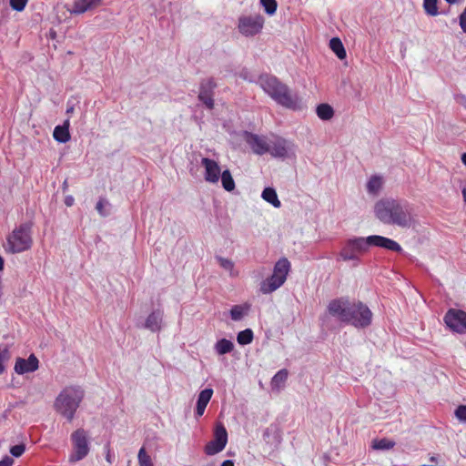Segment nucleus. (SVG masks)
<instances>
[{"label":"nucleus","mask_w":466,"mask_h":466,"mask_svg":"<svg viewBox=\"0 0 466 466\" xmlns=\"http://www.w3.org/2000/svg\"><path fill=\"white\" fill-rule=\"evenodd\" d=\"M439 0H423V9L426 15L430 16H437L440 12L438 8Z\"/></svg>","instance_id":"32"},{"label":"nucleus","mask_w":466,"mask_h":466,"mask_svg":"<svg viewBox=\"0 0 466 466\" xmlns=\"http://www.w3.org/2000/svg\"><path fill=\"white\" fill-rule=\"evenodd\" d=\"M454 100L456 101V103H458L459 105H461V106H463L465 109H466V96L463 95V94H454Z\"/></svg>","instance_id":"42"},{"label":"nucleus","mask_w":466,"mask_h":466,"mask_svg":"<svg viewBox=\"0 0 466 466\" xmlns=\"http://www.w3.org/2000/svg\"><path fill=\"white\" fill-rule=\"evenodd\" d=\"M220 466H234V461L233 460H226L221 463Z\"/></svg>","instance_id":"48"},{"label":"nucleus","mask_w":466,"mask_h":466,"mask_svg":"<svg viewBox=\"0 0 466 466\" xmlns=\"http://www.w3.org/2000/svg\"><path fill=\"white\" fill-rule=\"evenodd\" d=\"M261 198L276 208L281 207V202L278 197L277 190L273 187H266L262 190Z\"/></svg>","instance_id":"22"},{"label":"nucleus","mask_w":466,"mask_h":466,"mask_svg":"<svg viewBox=\"0 0 466 466\" xmlns=\"http://www.w3.org/2000/svg\"><path fill=\"white\" fill-rule=\"evenodd\" d=\"M258 83L262 90L279 106L292 110L299 108L298 95L292 94L290 88L277 76L261 74L258 77Z\"/></svg>","instance_id":"4"},{"label":"nucleus","mask_w":466,"mask_h":466,"mask_svg":"<svg viewBox=\"0 0 466 466\" xmlns=\"http://www.w3.org/2000/svg\"><path fill=\"white\" fill-rule=\"evenodd\" d=\"M5 262L4 258L0 256V271L4 269Z\"/></svg>","instance_id":"51"},{"label":"nucleus","mask_w":466,"mask_h":466,"mask_svg":"<svg viewBox=\"0 0 466 466\" xmlns=\"http://www.w3.org/2000/svg\"><path fill=\"white\" fill-rule=\"evenodd\" d=\"M430 461L431 462H438V458L436 455H432L430 457Z\"/></svg>","instance_id":"52"},{"label":"nucleus","mask_w":466,"mask_h":466,"mask_svg":"<svg viewBox=\"0 0 466 466\" xmlns=\"http://www.w3.org/2000/svg\"><path fill=\"white\" fill-rule=\"evenodd\" d=\"M15 370L18 374H24L29 371V360H26L25 359H17L15 365Z\"/></svg>","instance_id":"35"},{"label":"nucleus","mask_w":466,"mask_h":466,"mask_svg":"<svg viewBox=\"0 0 466 466\" xmlns=\"http://www.w3.org/2000/svg\"><path fill=\"white\" fill-rule=\"evenodd\" d=\"M329 48L336 55V56L342 60L347 57V52L341 39L338 36H334L329 40Z\"/></svg>","instance_id":"25"},{"label":"nucleus","mask_w":466,"mask_h":466,"mask_svg":"<svg viewBox=\"0 0 466 466\" xmlns=\"http://www.w3.org/2000/svg\"><path fill=\"white\" fill-rule=\"evenodd\" d=\"M103 0H74L71 5H66V10L72 15H80L100 5Z\"/></svg>","instance_id":"16"},{"label":"nucleus","mask_w":466,"mask_h":466,"mask_svg":"<svg viewBox=\"0 0 466 466\" xmlns=\"http://www.w3.org/2000/svg\"><path fill=\"white\" fill-rule=\"evenodd\" d=\"M240 76H241L242 78H244L245 80H248L249 82H252V80H251V79L248 78V75H244L243 73H241Z\"/></svg>","instance_id":"54"},{"label":"nucleus","mask_w":466,"mask_h":466,"mask_svg":"<svg viewBox=\"0 0 466 466\" xmlns=\"http://www.w3.org/2000/svg\"><path fill=\"white\" fill-rule=\"evenodd\" d=\"M394 446L395 441L388 438L374 439L371 442L372 449L376 451H389Z\"/></svg>","instance_id":"30"},{"label":"nucleus","mask_w":466,"mask_h":466,"mask_svg":"<svg viewBox=\"0 0 466 466\" xmlns=\"http://www.w3.org/2000/svg\"><path fill=\"white\" fill-rule=\"evenodd\" d=\"M113 460H114V454H112L109 451V449L107 450V452L106 454V461L108 462V463H112L113 462Z\"/></svg>","instance_id":"47"},{"label":"nucleus","mask_w":466,"mask_h":466,"mask_svg":"<svg viewBox=\"0 0 466 466\" xmlns=\"http://www.w3.org/2000/svg\"><path fill=\"white\" fill-rule=\"evenodd\" d=\"M289 141L283 137H278L272 144L269 145V153L275 158H286L289 154Z\"/></svg>","instance_id":"18"},{"label":"nucleus","mask_w":466,"mask_h":466,"mask_svg":"<svg viewBox=\"0 0 466 466\" xmlns=\"http://www.w3.org/2000/svg\"><path fill=\"white\" fill-rule=\"evenodd\" d=\"M327 312L339 322L350 325L357 329L369 328L373 319V313L361 300H351L348 296L332 299Z\"/></svg>","instance_id":"1"},{"label":"nucleus","mask_w":466,"mask_h":466,"mask_svg":"<svg viewBox=\"0 0 466 466\" xmlns=\"http://www.w3.org/2000/svg\"><path fill=\"white\" fill-rule=\"evenodd\" d=\"M316 114L319 119L323 121H329L334 116V109L330 105L327 103H321L317 106Z\"/></svg>","instance_id":"27"},{"label":"nucleus","mask_w":466,"mask_h":466,"mask_svg":"<svg viewBox=\"0 0 466 466\" xmlns=\"http://www.w3.org/2000/svg\"><path fill=\"white\" fill-rule=\"evenodd\" d=\"M75 199L72 196H66L65 198V204L66 207H71L74 205Z\"/></svg>","instance_id":"46"},{"label":"nucleus","mask_w":466,"mask_h":466,"mask_svg":"<svg viewBox=\"0 0 466 466\" xmlns=\"http://www.w3.org/2000/svg\"><path fill=\"white\" fill-rule=\"evenodd\" d=\"M86 396L84 388L77 384L64 387L55 398L53 409L67 423H71Z\"/></svg>","instance_id":"3"},{"label":"nucleus","mask_w":466,"mask_h":466,"mask_svg":"<svg viewBox=\"0 0 466 466\" xmlns=\"http://www.w3.org/2000/svg\"><path fill=\"white\" fill-rule=\"evenodd\" d=\"M449 5H455L458 3V0H444Z\"/></svg>","instance_id":"53"},{"label":"nucleus","mask_w":466,"mask_h":466,"mask_svg":"<svg viewBox=\"0 0 466 466\" xmlns=\"http://www.w3.org/2000/svg\"><path fill=\"white\" fill-rule=\"evenodd\" d=\"M67 187V181L65 180L64 183H63V189L66 190Z\"/></svg>","instance_id":"55"},{"label":"nucleus","mask_w":466,"mask_h":466,"mask_svg":"<svg viewBox=\"0 0 466 466\" xmlns=\"http://www.w3.org/2000/svg\"><path fill=\"white\" fill-rule=\"evenodd\" d=\"M7 253H20L29 247V225L21 224L15 228L7 237L3 245Z\"/></svg>","instance_id":"7"},{"label":"nucleus","mask_w":466,"mask_h":466,"mask_svg":"<svg viewBox=\"0 0 466 466\" xmlns=\"http://www.w3.org/2000/svg\"><path fill=\"white\" fill-rule=\"evenodd\" d=\"M228 440V434L226 427L221 422L217 423L213 431V439L205 446V453L208 456L219 453L225 449Z\"/></svg>","instance_id":"8"},{"label":"nucleus","mask_w":466,"mask_h":466,"mask_svg":"<svg viewBox=\"0 0 466 466\" xmlns=\"http://www.w3.org/2000/svg\"><path fill=\"white\" fill-rule=\"evenodd\" d=\"M14 460L9 456H5L3 460L0 461V466H12Z\"/></svg>","instance_id":"44"},{"label":"nucleus","mask_w":466,"mask_h":466,"mask_svg":"<svg viewBox=\"0 0 466 466\" xmlns=\"http://www.w3.org/2000/svg\"><path fill=\"white\" fill-rule=\"evenodd\" d=\"M25 451V446L23 444L15 445L10 449V453L15 457L21 456Z\"/></svg>","instance_id":"38"},{"label":"nucleus","mask_w":466,"mask_h":466,"mask_svg":"<svg viewBox=\"0 0 466 466\" xmlns=\"http://www.w3.org/2000/svg\"><path fill=\"white\" fill-rule=\"evenodd\" d=\"M443 321L451 331L466 334V312L461 309H450L443 317Z\"/></svg>","instance_id":"10"},{"label":"nucleus","mask_w":466,"mask_h":466,"mask_svg":"<svg viewBox=\"0 0 466 466\" xmlns=\"http://www.w3.org/2000/svg\"><path fill=\"white\" fill-rule=\"evenodd\" d=\"M454 417L461 422L466 424V404H459L454 410Z\"/></svg>","instance_id":"36"},{"label":"nucleus","mask_w":466,"mask_h":466,"mask_svg":"<svg viewBox=\"0 0 466 466\" xmlns=\"http://www.w3.org/2000/svg\"><path fill=\"white\" fill-rule=\"evenodd\" d=\"M461 160L462 164L466 167V152L461 154Z\"/></svg>","instance_id":"50"},{"label":"nucleus","mask_w":466,"mask_h":466,"mask_svg":"<svg viewBox=\"0 0 466 466\" xmlns=\"http://www.w3.org/2000/svg\"><path fill=\"white\" fill-rule=\"evenodd\" d=\"M96 210H97L101 215H103V216L105 215V214L103 213L104 202H103V200H102V199H100V200H98V201L96 202Z\"/></svg>","instance_id":"45"},{"label":"nucleus","mask_w":466,"mask_h":466,"mask_svg":"<svg viewBox=\"0 0 466 466\" xmlns=\"http://www.w3.org/2000/svg\"><path fill=\"white\" fill-rule=\"evenodd\" d=\"M234 348V342L226 338L218 339L214 345V350L218 356L230 353Z\"/></svg>","instance_id":"23"},{"label":"nucleus","mask_w":466,"mask_h":466,"mask_svg":"<svg viewBox=\"0 0 466 466\" xmlns=\"http://www.w3.org/2000/svg\"><path fill=\"white\" fill-rule=\"evenodd\" d=\"M216 87L217 83L213 77L203 79L200 82L198 99L208 110H212L215 106L214 91Z\"/></svg>","instance_id":"12"},{"label":"nucleus","mask_w":466,"mask_h":466,"mask_svg":"<svg viewBox=\"0 0 466 466\" xmlns=\"http://www.w3.org/2000/svg\"><path fill=\"white\" fill-rule=\"evenodd\" d=\"M289 377V370L287 369H281L275 373L270 381V387L274 390L281 389Z\"/></svg>","instance_id":"26"},{"label":"nucleus","mask_w":466,"mask_h":466,"mask_svg":"<svg viewBox=\"0 0 466 466\" xmlns=\"http://www.w3.org/2000/svg\"><path fill=\"white\" fill-rule=\"evenodd\" d=\"M420 466H435V465H428V464H422Z\"/></svg>","instance_id":"57"},{"label":"nucleus","mask_w":466,"mask_h":466,"mask_svg":"<svg viewBox=\"0 0 466 466\" xmlns=\"http://www.w3.org/2000/svg\"><path fill=\"white\" fill-rule=\"evenodd\" d=\"M369 236H350L341 243L337 260L350 262L353 268L362 264V257L370 249Z\"/></svg>","instance_id":"5"},{"label":"nucleus","mask_w":466,"mask_h":466,"mask_svg":"<svg viewBox=\"0 0 466 466\" xmlns=\"http://www.w3.org/2000/svg\"><path fill=\"white\" fill-rule=\"evenodd\" d=\"M217 258H218V260L219 262V265L223 268L228 269V270L233 268L234 264H233V262L230 259L225 258H222V257H218Z\"/></svg>","instance_id":"39"},{"label":"nucleus","mask_w":466,"mask_h":466,"mask_svg":"<svg viewBox=\"0 0 466 466\" xmlns=\"http://www.w3.org/2000/svg\"><path fill=\"white\" fill-rule=\"evenodd\" d=\"M27 0H10L11 7L15 11H22L25 7Z\"/></svg>","instance_id":"37"},{"label":"nucleus","mask_w":466,"mask_h":466,"mask_svg":"<svg viewBox=\"0 0 466 466\" xmlns=\"http://www.w3.org/2000/svg\"><path fill=\"white\" fill-rule=\"evenodd\" d=\"M219 179L221 180L222 187L226 191L231 192L235 189V187H236L235 180H234V178L231 175V172L228 168H226L221 172V176H220Z\"/></svg>","instance_id":"28"},{"label":"nucleus","mask_w":466,"mask_h":466,"mask_svg":"<svg viewBox=\"0 0 466 466\" xmlns=\"http://www.w3.org/2000/svg\"><path fill=\"white\" fill-rule=\"evenodd\" d=\"M72 451L68 456L70 463H76L84 460L90 451V437L87 431L83 428H78L70 435Z\"/></svg>","instance_id":"6"},{"label":"nucleus","mask_w":466,"mask_h":466,"mask_svg":"<svg viewBox=\"0 0 466 466\" xmlns=\"http://www.w3.org/2000/svg\"><path fill=\"white\" fill-rule=\"evenodd\" d=\"M284 283L285 280L271 274L260 283L259 290L263 294H270L279 289Z\"/></svg>","instance_id":"20"},{"label":"nucleus","mask_w":466,"mask_h":466,"mask_svg":"<svg viewBox=\"0 0 466 466\" xmlns=\"http://www.w3.org/2000/svg\"><path fill=\"white\" fill-rule=\"evenodd\" d=\"M49 37L52 39H55L56 37V32L53 28L49 30Z\"/></svg>","instance_id":"49"},{"label":"nucleus","mask_w":466,"mask_h":466,"mask_svg":"<svg viewBox=\"0 0 466 466\" xmlns=\"http://www.w3.org/2000/svg\"><path fill=\"white\" fill-rule=\"evenodd\" d=\"M459 25L463 33L466 34V7L458 16Z\"/></svg>","instance_id":"40"},{"label":"nucleus","mask_w":466,"mask_h":466,"mask_svg":"<svg viewBox=\"0 0 466 466\" xmlns=\"http://www.w3.org/2000/svg\"><path fill=\"white\" fill-rule=\"evenodd\" d=\"M290 269L291 264L289 260L287 258L282 257L274 264L272 274L286 281Z\"/></svg>","instance_id":"21"},{"label":"nucleus","mask_w":466,"mask_h":466,"mask_svg":"<svg viewBox=\"0 0 466 466\" xmlns=\"http://www.w3.org/2000/svg\"><path fill=\"white\" fill-rule=\"evenodd\" d=\"M213 392V389L208 387L198 393L194 410L196 419H198L204 414L205 410L212 398Z\"/></svg>","instance_id":"17"},{"label":"nucleus","mask_w":466,"mask_h":466,"mask_svg":"<svg viewBox=\"0 0 466 466\" xmlns=\"http://www.w3.org/2000/svg\"><path fill=\"white\" fill-rule=\"evenodd\" d=\"M370 247H377L388 251L404 254L402 247L394 239L380 235H370Z\"/></svg>","instance_id":"15"},{"label":"nucleus","mask_w":466,"mask_h":466,"mask_svg":"<svg viewBox=\"0 0 466 466\" xmlns=\"http://www.w3.org/2000/svg\"><path fill=\"white\" fill-rule=\"evenodd\" d=\"M250 305L248 303L234 305L229 309L230 319L234 321L241 320L249 312Z\"/></svg>","instance_id":"24"},{"label":"nucleus","mask_w":466,"mask_h":466,"mask_svg":"<svg viewBox=\"0 0 466 466\" xmlns=\"http://www.w3.org/2000/svg\"><path fill=\"white\" fill-rule=\"evenodd\" d=\"M254 333L253 330L249 328H247L243 330H240L237 334V342L240 346H246L250 344L253 341Z\"/></svg>","instance_id":"31"},{"label":"nucleus","mask_w":466,"mask_h":466,"mask_svg":"<svg viewBox=\"0 0 466 466\" xmlns=\"http://www.w3.org/2000/svg\"><path fill=\"white\" fill-rule=\"evenodd\" d=\"M201 166L204 167V179L208 183L216 184L219 181L221 172V167L218 162L204 157L201 158Z\"/></svg>","instance_id":"14"},{"label":"nucleus","mask_w":466,"mask_h":466,"mask_svg":"<svg viewBox=\"0 0 466 466\" xmlns=\"http://www.w3.org/2000/svg\"><path fill=\"white\" fill-rule=\"evenodd\" d=\"M259 5L268 16L274 15L279 6L277 0H259Z\"/></svg>","instance_id":"33"},{"label":"nucleus","mask_w":466,"mask_h":466,"mask_svg":"<svg viewBox=\"0 0 466 466\" xmlns=\"http://www.w3.org/2000/svg\"><path fill=\"white\" fill-rule=\"evenodd\" d=\"M137 461L139 466H154L151 457L147 453L144 446L138 451Z\"/></svg>","instance_id":"34"},{"label":"nucleus","mask_w":466,"mask_h":466,"mask_svg":"<svg viewBox=\"0 0 466 466\" xmlns=\"http://www.w3.org/2000/svg\"><path fill=\"white\" fill-rule=\"evenodd\" d=\"M382 187V177L379 175L371 176L367 182V191L371 195H377Z\"/></svg>","instance_id":"29"},{"label":"nucleus","mask_w":466,"mask_h":466,"mask_svg":"<svg viewBox=\"0 0 466 466\" xmlns=\"http://www.w3.org/2000/svg\"><path fill=\"white\" fill-rule=\"evenodd\" d=\"M53 137L56 142L60 144H66L70 141L71 134L69 118L65 119L61 125L55 127L53 131Z\"/></svg>","instance_id":"19"},{"label":"nucleus","mask_w":466,"mask_h":466,"mask_svg":"<svg viewBox=\"0 0 466 466\" xmlns=\"http://www.w3.org/2000/svg\"><path fill=\"white\" fill-rule=\"evenodd\" d=\"M164 309L161 307L154 308L146 317L144 321L137 322V327L148 330L152 333H158L164 326Z\"/></svg>","instance_id":"11"},{"label":"nucleus","mask_w":466,"mask_h":466,"mask_svg":"<svg viewBox=\"0 0 466 466\" xmlns=\"http://www.w3.org/2000/svg\"><path fill=\"white\" fill-rule=\"evenodd\" d=\"M8 358V350L7 349H1L0 348V374L4 372L5 367H4V361Z\"/></svg>","instance_id":"41"},{"label":"nucleus","mask_w":466,"mask_h":466,"mask_svg":"<svg viewBox=\"0 0 466 466\" xmlns=\"http://www.w3.org/2000/svg\"><path fill=\"white\" fill-rule=\"evenodd\" d=\"M265 19L259 15H241L238 18V28L240 34L245 36H254L261 32Z\"/></svg>","instance_id":"9"},{"label":"nucleus","mask_w":466,"mask_h":466,"mask_svg":"<svg viewBox=\"0 0 466 466\" xmlns=\"http://www.w3.org/2000/svg\"><path fill=\"white\" fill-rule=\"evenodd\" d=\"M376 218L385 225H396L410 228L411 225V209L405 200L384 198L374 206Z\"/></svg>","instance_id":"2"},{"label":"nucleus","mask_w":466,"mask_h":466,"mask_svg":"<svg viewBox=\"0 0 466 466\" xmlns=\"http://www.w3.org/2000/svg\"><path fill=\"white\" fill-rule=\"evenodd\" d=\"M73 110H74V107H73V106L68 107V108L66 109V113H71V112H73Z\"/></svg>","instance_id":"56"},{"label":"nucleus","mask_w":466,"mask_h":466,"mask_svg":"<svg viewBox=\"0 0 466 466\" xmlns=\"http://www.w3.org/2000/svg\"><path fill=\"white\" fill-rule=\"evenodd\" d=\"M241 136L254 154L263 156L269 151V144L265 137L248 130L242 131Z\"/></svg>","instance_id":"13"},{"label":"nucleus","mask_w":466,"mask_h":466,"mask_svg":"<svg viewBox=\"0 0 466 466\" xmlns=\"http://www.w3.org/2000/svg\"><path fill=\"white\" fill-rule=\"evenodd\" d=\"M39 368V360L34 353H31V373Z\"/></svg>","instance_id":"43"}]
</instances>
